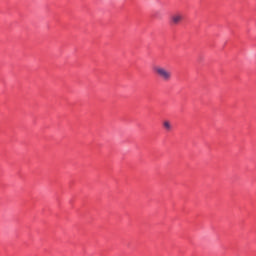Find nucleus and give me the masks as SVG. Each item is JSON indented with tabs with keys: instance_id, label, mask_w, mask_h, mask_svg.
<instances>
[{
	"instance_id": "obj_3",
	"label": "nucleus",
	"mask_w": 256,
	"mask_h": 256,
	"mask_svg": "<svg viewBox=\"0 0 256 256\" xmlns=\"http://www.w3.org/2000/svg\"><path fill=\"white\" fill-rule=\"evenodd\" d=\"M162 127L167 133L173 131V124H171V121L169 120H164L162 123Z\"/></svg>"
},
{
	"instance_id": "obj_1",
	"label": "nucleus",
	"mask_w": 256,
	"mask_h": 256,
	"mask_svg": "<svg viewBox=\"0 0 256 256\" xmlns=\"http://www.w3.org/2000/svg\"><path fill=\"white\" fill-rule=\"evenodd\" d=\"M153 71L162 81L169 82L173 79V72L163 66H154Z\"/></svg>"
},
{
	"instance_id": "obj_2",
	"label": "nucleus",
	"mask_w": 256,
	"mask_h": 256,
	"mask_svg": "<svg viewBox=\"0 0 256 256\" xmlns=\"http://www.w3.org/2000/svg\"><path fill=\"white\" fill-rule=\"evenodd\" d=\"M183 19H185L183 16V13L176 12L171 15L170 23H171V25H181V23H183Z\"/></svg>"
}]
</instances>
